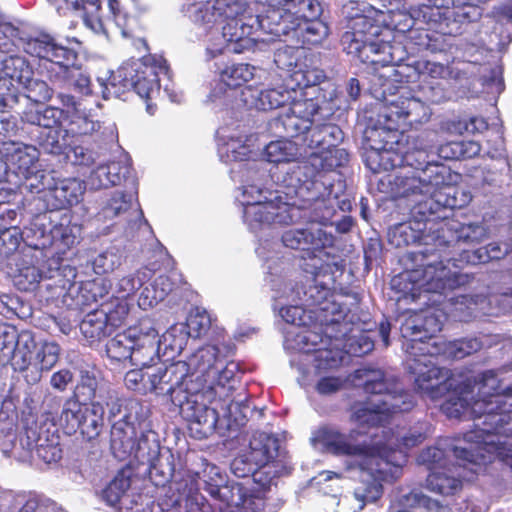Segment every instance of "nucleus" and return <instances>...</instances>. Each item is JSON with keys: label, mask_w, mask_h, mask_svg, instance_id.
Listing matches in <instances>:
<instances>
[{"label": "nucleus", "mask_w": 512, "mask_h": 512, "mask_svg": "<svg viewBox=\"0 0 512 512\" xmlns=\"http://www.w3.org/2000/svg\"><path fill=\"white\" fill-rule=\"evenodd\" d=\"M201 471H185L179 481L187 479L188 487L193 485L199 493L203 486L204 490L221 504H243L250 496H257L247 489L242 483L229 480L221 469L206 460L202 463Z\"/></svg>", "instance_id": "nucleus-18"}, {"label": "nucleus", "mask_w": 512, "mask_h": 512, "mask_svg": "<svg viewBox=\"0 0 512 512\" xmlns=\"http://www.w3.org/2000/svg\"><path fill=\"white\" fill-rule=\"evenodd\" d=\"M284 200L281 206L296 207L300 218L290 223H275L274 226H288L307 221L320 225L332 224L337 208L343 212L350 211L352 203L343 193V185L331 183L329 179H301L290 183V176H283Z\"/></svg>", "instance_id": "nucleus-7"}, {"label": "nucleus", "mask_w": 512, "mask_h": 512, "mask_svg": "<svg viewBox=\"0 0 512 512\" xmlns=\"http://www.w3.org/2000/svg\"><path fill=\"white\" fill-rule=\"evenodd\" d=\"M449 378L437 386L436 395L430 391L420 388L415 384V388L423 395L433 400L441 397L448 392L447 398L441 404L442 412L449 418L457 419H473L474 429L464 434L462 438L451 439L442 438L437 444L429 447L420 453V460L424 463L439 462L445 453V450L454 451L457 455L458 451L469 453L474 459L493 458V454L507 456L500 442H496V416L495 411L502 405L512 408V403L503 402V398H496L494 401L476 400L473 395V387L471 379L458 380L455 378L451 370Z\"/></svg>", "instance_id": "nucleus-2"}, {"label": "nucleus", "mask_w": 512, "mask_h": 512, "mask_svg": "<svg viewBox=\"0 0 512 512\" xmlns=\"http://www.w3.org/2000/svg\"><path fill=\"white\" fill-rule=\"evenodd\" d=\"M217 402L222 423V425H218V430H233L242 427L253 413L244 392L218 398Z\"/></svg>", "instance_id": "nucleus-41"}, {"label": "nucleus", "mask_w": 512, "mask_h": 512, "mask_svg": "<svg viewBox=\"0 0 512 512\" xmlns=\"http://www.w3.org/2000/svg\"><path fill=\"white\" fill-rule=\"evenodd\" d=\"M344 261L341 256L325 253V261L320 263H305L303 270L313 276L312 283L301 292L292 285L290 274L292 269L288 263L272 262L268 265L266 282L275 297L286 299L288 302L299 301L307 308L319 307L321 311H327L330 303L328 297L331 294L330 285L335 282V273H342Z\"/></svg>", "instance_id": "nucleus-8"}, {"label": "nucleus", "mask_w": 512, "mask_h": 512, "mask_svg": "<svg viewBox=\"0 0 512 512\" xmlns=\"http://www.w3.org/2000/svg\"><path fill=\"white\" fill-rule=\"evenodd\" d=\"M160 443L157 439V434L149 429L146 421L143 424L138 439L134 444L133 454L128 459L130 463L137 462L140 465L151 463L159 455H162L160 451Z\"/></svg>", "instance_id": "nucleus-55"}, {"label": "nucleus", "mask_w": 512, "mask_h": 512, "mask_svg": "<svg viewBox=\"0 0 512 512\" xmlns=\"http://www.w3.org/2000/svg\"><path fill=\"white\" fill-rule=\"evenodd\" d=\"M499 340L498 335H485L480 338H461L453 341H442L440 344H431L424 346L422 351L430 352V359L434 356L444 355L451 359H463L473 353L478 352L484 347H490Z\"/></svg>", "instance_id": "nucleus-39"}, {"label": "nucleus", "mask_w": 512, "mask_h": 512, "mask_svg": "<svg viewBox=\"0 0 512 512\" xmlns=\"http://www.w3.org/2000/svg\"><path fill=\"white\" fill-rule=\"evenodd\" d=\"M255 2L262 5L265 10L257 14V17H250L246 26L251 27L257 24V27L267 35H269V29L265 24L284 22L288 17L299 14L305 7L312 11L310 16L322 14V7L318 0H255Z\"/></svg>", "instance_id": "nucleus-27"}, {"label": "nucleus", "mask_w": 512, "mask_h": 512, "mask_svg": "<svg viewBox=\"0 0 512 512\" xmlns=\"http://www.w3.org/2000/svg\"><path fill=\"white\" fill-rule=\"evenodd\" d=\"M21 119L23 122L33 125L31 132H41L48 129H58L63 121L68 119V111L58 106L49 105L43 110L27 109L23 112Z\"/></svg>", "instance_id": "nucleus-51"}, {"label": "nucleus", "mask_w": 512, "mask_h": 512, "mask_svg": "<svg viewBox=\"0 0 512 512\" xmlns=\"http://www.w3.org/2000/svg\"><path fill=\"white\" fill-rule=\"evenodd\" d=\"M85 189V182L76 178L54 179L49 194L52 207L58 210L78 204Z\"/></svg>", "instance_id": "nucleus-47"}, {"label": "nucleus", "mask_w": 512, "mask_h": 512, "mask_svg": "<svg viewBox=\"0 0 512 512\" xmlns=\"http://www.w3.org/2000/svg\"><path fill=\"white\" fill-rule=\"evenodd\" d=\"M231 472L238 478L252 477L253 482L259 483L265 487L271 483L268 476L262 471L260 466L252 461L251 456L246 452L236 457L230 465Z\"/></svg>", "instance_id": "nucleus-61"}, {"label": "nucleus", "mask_w": 512, "mask_h": 512, "mask_svg": "<svg viewBox=\"0 0 512 512\" xmlns=\"http://www.w3.org/2000/svg\"><path fill=\"white\" fill-rule=\"evenodd\" d=\"M4 365L10 364L14 371L23 373L28 385H36L42 374L52 370L57 364L61 348L54 342H43L37 348L34 336L29 331L18 333L14 327L6 325Z\"/></svg>", "instance_id": "nucleus-10"}, {"label": "nucleus", "mask_w": 512, "mask_h": 512, "mask_svg": "<svg viewBox=\"0 0 512 512\" xmlns=\"http://www.w3.org/2000/svg\"><path fill=\"white\" fill-rule=\"evenodd\" d=\"M281 243L285 248L303 252L313 263L325 261L327 249L334 247L336 237L320 227L291 228L281 235Z\"/></svg>", "instance_id": "nucleus-23"}, {"label": "nucleus", "mask_w": 512, "mask_h": 512, "mask_svg": "<svg viewBox=\"0 0 512 512\" xmlns=\"http://www.w3.org/2000/svg\"><path fill=\"white\" fill-rule=\"evenodd\" d=\"M289 77L290 80L288 85H290V89L294 94L297 95L296 89H312V93L314 94L318 90L315 87L324 81L326 75L324 71L318 67L301 64L297 70H294V72L289 75Z\"/></svg>", "instance_id": "nucleus-60"}, {"label": "nucleus", "mask_w": 512, "mask_h": 512, "mask_svg": "<svg viewBox=\"0 0 512 512\" xmlns=\"http://www.w3.org/2000/svg\"><path fill=\"white\" fill-rule=\"evenodd\" d=\"M432 428L429 423L421 422L417 425L411 427L405 433H397L395 434L390 428L382 427L381 433L375 432L369 435V441L367 444H371L372 441H379L380 444L378 447L373 450L376 453H380L386 458H391V454L396 451H402L405 455V460L407 459V455L404 449H409L415 447L422 443L426 437L431 434Z\"/></svg>", "instance_id": "nucleus-30"}, {"label": "nucleus", "mask_w": 512, "mask_h": 512, "mask_svg": "<svg viewBox=\"0 0 512 512\" xmlns=\"http://www.w3.org/2000/svg\"><path fill=\"white\" fill-rule=\"evenodd\" d=\"M184 15L194 23L198 30L199 37L206 38L207 46L215 41V33H221L215 28L216 22L220 19L215 1L195 2L183 7Z\"/></svg>", "instance_id": "nucleus-42"}, {"label": "nucleus", "mask_w": 512, "mask_h": 512, "mask_svg": "<svg viewBox=\"0 0 512 512\" xmlns=\"http://www.w3.org/2000/svg\"><path fill=\"white\" fill-rule=\"evenodd\" d=\"M104 413V406L100 401L85 405L78 399H69L64 404L61 420L68 429L79 430L84 440L94 442L104 428Z\"/></svg>", "instance_id": "nucleus-21"}, {"label": "nucleus", "mask_w": 512, "mask_h": 512, "mask_svg": "<svg viewBox=\"0 0 512 512\" xmlns=\"http://www.w3.org/2000/svg\"><path fill=\"white\" fill-rule=\"evenodd\" d=\"M45 278L53 281V283L47 285V288L60 289L59 296H70L71 293L75 292V286L78 283L75 267L62 264L58 259L48 260Z\"/></svg>", "instance_id": "nucleus-52"}, {"label": "nucleus", "mask_w": 512, "mask_h": 512, "mask_svg": "<svg viewBox=\"0 0 512 512\" xmlns=\"http://www.w3.org/2000/svg\"><path fill=\"white\" fill-rule=\"evenodd\" d=\"M443 318L442 312L429 307L410 314L400 327L401 335L405 339L403 349L407 354L406 365L413 376L414 384L433 395H436L437 386L449 378V371L438 367L430 359V352L420 348L442 342L435 338V334L441 331Z\"/></svg>", "instance_id": "nucleus-6"}, {"label": "nucleus", "mask_w": 512, "mask_h": 512, "mask_svg": "<svg viewBox=\"0 0 512 512\" xmlns=\"http://www.w3.org/2000/svg\"><path fill=\"white\" fill-rule=\"evenodd\" d=\"M349 30L343 33L341 42L349 54L356 55L379 33V26L365 15H355L349 20Z\"/></svg>", "instance_id": "nucleus-44"}, {"label": "nucleus", "mask_w": 512, "mask_h": 512, "mask_svg": "<svg viewBox=\"0 0 512 512\" xmlns=\"http://www.w3.org/2000/svg\"><path fill=\"white\" fill-rule=\"evenodd\" d=\"M7 161L23 174L32 173L39 166L40 152L31 144L9 142L4 144Z\"/></svg>", "instance_id": "nucleus-48"}, {"label": "nucleus", "mask_w": 512, "mask_h": 512, "mask_svg": "<svg viewBox=\"0 0 512 512\" xmlns=\"http://www.w3.org/2000/svg\"><path fill=\"white\" fill-rule=\"evenodd\" d=\"M469 453L445 450L443 458L439 462L424 463L418 457L420 464L425 465L431 472L427 477V488L443 496L454 495L462 487V480H471L473 474H477L481 467L493 462V458L474 459Z\"/></svg>", "instance_id": "nucleus-16"}, {"label": "nucleus", "mask_w": 512, "mask_h": 512, "mask_svg": "<svg viewBox=\"0 0 512 512\" xmlns=\"http://www.w3.org/2000/svg\"><path fill=\"white\" fill-rule=\"evenodd\" d=\"M205 387L198 376L187 386L186 392H179L174 400L180 414L189 423L191 432L200 439L213 434L218 430V425H222L218 397Z\"/></svg>", "instance_id": "nucleus-15"}, {"label": "nucleus", "mask_w": 512, "mask_h": 512, "mask_svg": "<svg viewBox=\"0 0 512 512\" xmlns=\"http://www.w3.org/2000/svg\"><path fill=\"white\" fill-rule=\"evenodd\" d=\"M488 236L480 224H462L459 221L443 222L432 226L430 233L421 237V247L411 253L416 268L402 273L392 280V286L404 294L429 300L428 293H443L470 285L474 277L457 270L464 264H484L500 260L509 253V246L498 242L489 243L475 250L464 248L466 244L480 243Z\"/></svg>", "instance_id": "nucleus-1"}, {"label": "nucleus", "mask_w": 512, "mask_h": 512, "mask_svg": "<svg viewBox=\"0 0 512 512\" xmlns=\"http://www.w3.org/2000/svg\"><path fill=\"white\" fill-rule=\"evenodd\" d=\"M24 51L36 58L49 61L57 70L50 74V81L59 88H72L76 92L90 96L93 86L90 75L79 64L78 53L49 34H40L29 39Z\"/></svg>", "instance_id": "nucleus-11"}, {"label": "nucleus", "mask_w": 512, "mask_h": 512, "mask_svg": "<svg viewBox=\"0 0 512 512\" xmlns=\"http://www.w3.org/2000/svg\"><path fill=\"white\" fill-rule=\"evenodd\" d=\"M449 174L446 176L448 178ZM448 181V179H446ZM447 182L439 183L433 191L427 192V195L424 198L417 202L411 208V215L419 225L420 223L424 224L423 229H418V234H413V228L407 224H401L395 228L393 234L394 236H406L404 242L406 244L409 243V234H411V241L418 242L419 247H421V237L424 234L430 233V229L432 226H438L443 222L454 221L453 219H447L444 216V219L440 221H435V215L442 209H454L458 206L457 199L454 195L451 194L453 190L452 187L446 186Z\"/></svg>", "instance_id": "nucleus-17"}, {"label": "nucleus", "mask_w": 512, "mask_h": 512, "mask_svg": "<svg viewBox=\"0 0 512 512\" xmlns=\"http://www.w3.org/2000/svg\"><path fill=\"white\" fill-rule=\"evenodd\" d=\"M356 378L363 380L364 391L370 395L352 406V419L359 425H383L392 414L407 412L414 406L411 395L392 374L363 368L356 371Z\"/></svg>", "instance_id": "nucleus-9"}, {"label": "nucleus", "mask_w": 512, "mask_h": 512, "mask_svg": "<svg viewBox=\"0 0 512 512\" xmlns=\"http://www.w3.org/2000/svg\"><path fill=\"white\" fill-rule=\"evenodd\" d=\"M145 465L147 466L151 482L157 487H163V495L172 484L179 481L184 475V473L175 474V457L169 451L159 455L151 463H146Z\"/></svg>", "instance_id": "nucleus-50"}, {"label": "nucleus", "mask_w": 512, "mask_h": 512, "mask_svg": "<svg viewBox=\"0 0 512 512\" xmlns=\"http://www.w3.org/2000/svg\"><path fill=\"white\" fill-rule=\"evenodd\" d=\"M223 357L226 353L216 345H207L197 349L191 354L186 361H182L187 367V377L190 380L191 376L197 378L205 383V379H210L213 374H217L218 365L223 362Z\"/></svg>", "instance_id": "nucleus-40"}, {"label": "nucleus", "mask_w": 512, "mask_h": 512, "mask_svg": "<svg viewBox=\"0 0 512 512\" xmlns=\"http://www.w3.org/2000/svg\"><path fill=\"white\" fill-rule=\"evenodd\" d=\"M472 382L473 395H475V388L477 387L476 400L494 401L496 398H503V402L512 403V385L501 390L500 380L498 379L495 370H486L474 377ZM496 416V430L499 431L503 424H508L512 421V407L507 408L502 405L495 411Z\"/></svg>", "instance_id": "nucleus-32"}, {"label": "nucleus", "mask_w": 512, "mask_h": 512, "mask_svg": "<svg viewBox=\"0 0 512 512\" xmlns=\"http://www.w3.org/2000/svg\"><path fill=\"white\" fill-rule=\"evenodd\" d=\"M312 11L309 8L301 10L297 15L288 17L284 22L265 24L269 29V36L273 39L284 38L285 41L293 42L302 47L318 46L329 35L327 24L319 19L321 15L310 16Z\"/></svg>", "instance_id": "nucleus-19"}, {"label": "nucleus", "mask_w": 512, "mask_h": 512, "mask_svg": "<svg viewBox=\"0 0 512 512\" xmlns=\"http://www.w3.org/2000/svg\"><path fill=\"white\" fill-rule=\"evenodd\" d=\"M139 405H131L122 416L112 422L110 431V449L115 458L128 460L133 454L134 444L143 428L145 419L138 415Z\"/></svg>", "instance_id": "nucleus-26"}, {"label": "nucleus", "mask_w": 512, "mask_h": 512, "mask_svg": "<svg viewBox=\"0 0 512 512\" xmlns=\"http://www.w3.org/2000/svg\"><path fill=\"white\" fill-rule=\"evenodd\" d=\"M223 357L221 365L217 366V374H213L210 379H205V389L211 390L218 397L229 396L234 394V385L236 383L235 375L238 371V364L230 361L227 362Z\"/></svg>", "instance_id": "nucleus-54"}, {"label": "nucleus", "mask_w": 512, "mask_h": 512, "mask_svg": "<svg viewBox=\"0 0 512 512\" xmlns=\"http://www.w3.org/2000/svg\"><path fill=\"white\" fill-rule=\"evenodd\" d=\"M107 9L106 20L113 23L123 37H130L137 23L135 16L119 0H107Z\"/></svg>", "instance_id": "nucleus-62"}, {"label": "nucleus", "mask_w": 512, "mask_h": 512, "mask_svg": "<svg viewBox=\"0 0 512 512\" xmlns=\"http://www.w3.org/2000/svg\"><path fill=\"white\" fill-rule=\"evenodd\" d=\"M30 76L33 69L25 57L11 54L0 58V81L5 80L9 93L19 96L15 83L22 85Z\"/></svg>", "instance_id": "nucleus-46"}, {"label": "nucleus", "mask_w": 512, "mask_h": 512, "mask_svg": "<svg viewBox=\"0 0 512 512\" xmlns=\"http://www.w3.org/2000/svg\"><path fill=\"white\" fill-rule=\"evenodd\" d=\"M430 116L429 106L419 97L402 94L384 104L377 124L364 132L366 166L374 173L402 167L403 134L399 131L426 123Z\"/></svg>", "instance_id": "nucleus-5"}, {"label": "nucleus", "mask_w": 512, "mask_h": 512, "mask_svg": "<svg viewBox=\"0 0 512 512\" xmlns=\"http://www.w3.org/2000/svg\"><path fill=\"white\" fill-rule=\"evenodd\" d=\"M303 94L304 98H298L297 95L294 94V92L290 89V85L288 84L287 87L280 86L277 88L269 89L247 87L242 91V101L250 109L268 111L284 107L287 103H290V106H292L294 101L304 100L309 95L307 91H305ZM288 114H291V111H289L287 115ZM281 118L282 116L279 119ZM278 121L281 124V121Z\"/></svg>", "instance_id": "nucleus-36"}, {"label": "nucleus", "mask_w": 512, "mask_h": 512, "mask_svg": "<svg viewBox=\"0 0 512 512\" xmlns=\"http://www.w3.org/2000/svg\"><path fill=\"white\" fill-rule=\"evenodd\" d=\"M402 155L403 166L410 167L414 172L427 177L433 174V170L439 171L444 178V183L446 182L448 169L436 159L434 143L428 134H421L414 138L408 150L402 152Z\"/></svg>", "instance_id": "nucleus-33"}, {"label": "nucleus", "mask_w": 512, "mask_h": 512, "mask_svg": "<svg viewBox=\"0 0 512 512\" xmlns=\"http://www.w3.org/2000/svg\"><path fill=\"white\" fill-rule=\"evenodd\" d=\"M260 149H251L249 143H242L240 139L230 138L220 143L218 153L222 161L246 163L239 164L240 180L242 182L243 219L248 229L255 235L270 230L275 223H290L300 218L296 207L281 206L284 200L285 189L283 176L277 177L278 188L272 190L268 187L270 172L263 160L257 161Z\"/></svg>", "instance_id": "nucleus-3"}, {"label": "nucleus", "mask_w": 512, "mask_h": 512, "mask_svg": "<svg viewBox=\"0 0 512 512\" xmlns=\"http://www.w3.org/2000/svg\"><path fill=\"white\" fill-rule=\"evenodd\" d=\"M321 103L318 96L294 101L291 114L280 119L287 136L298 138L310 149L338 146L344 139V133L336 124L318 123L321 120Z\"/></svg>", "instance_id": "nucleus-12"}, {"label": "nucleus", "mask_w": 512, "mask_h": 512, "mask_svg": "<svg viewBox=\"0 0 512 512\" xmlns=\"http://www.w3.org/2000/svg\"><path fill=\"white\" fill-rule=\"evenodd\" d=\"M19 445L23 450V459L38 458L46 464L57 462L62 458L60 437L57 430H50L46 425L37 423L27 426L19 437Z\"/></svg>", "instance_id": "nucleus-24"}, {"label": "nucleus", "mask_w": 512, "mask_h": 512, "mask_svg": "<svg viewBox=\"0 0 512 512\" xmlns=\"http://www.w3.org/2000/svg\"><path fill=\"white\" fill-rule=\"evenodd\" d=\"M137 70L134 61L125 63L116 71L112 72L108 82L98 79L101 87L102 97L105 100L111 98H122L125 94L133 90V74Z\"/></svg>", "instance_id": "nucleus-49"}, {"label": "nucleus", "mask_w": 512, "mask_h": 512, "mask_svg": "<svg viewBox=\"0 0 512 512\" xmlns=\"http://www.w3.org/2000/svg\"><path fill=\"white\" fill-rule=\"evenodd\" d=\"M135 330H125L115 335L106 345L107 355L116 361L130 360L135 348Z\"/></svg>", "instance_id": "nucleus-63"}, {"label": "nucleus", "mask_w": 512, "mask_h": 512, "mask_svg": "<svg viewBox=\"0 0 512 512\" xmlns=\"http://www.w3.org/2000/svg\"><path fill=\"white\" fill-rule=\"evenodd\" d=\"M149 390L158 395H170L174 403L175 396L179 392H186V388L195 379L187 377V367L182 361H177L169 366L161 364L153 366L146 371Z\"/></svg>", "instance_id": "nucleus-31"}, {"label": "nucleus", "mask_w": 512, "mask_h": 512, "mask_svg": "<svg viewBox=\"0 0 512 512\" xmlns=\"http://www.w3.org/2000/svg\"><path fill=\"white\" fill-rule=\"evenodd\" d=\"M361 432L351 431L349 434L339 432L334 428L324 427L318 431L317 439L326 450L334 455L351 458L348 469L359 468L361 482L355 488L351 508L354 512L364 509L367 503L376 502L383 494V482L398 479L405 464V455L402 451L391 454V458L383 457L373 449L378 447L379 441L367 444L366 440H359L356 436Z\"/></svg>", "instance_id": "nucleus-4"}, {"label": "nucleus", "mask_w": 512, "mask_h": 512, "mask_svg": "<svg viewBox=\"0 0 512 512\" xmlns=\"http://www.w3.org/2000/svg\"><path fill=\"white\" fill-rule=\"evenodd\" d=\"M349 154L344 148L330 147L311 153L304 161L288 167L284 175L290 176V183L301 179H329L334 183L329 172L348 163Z\"/></svg>", "instance_id": "nucleus-20"}, {"label": "nucleus", "mask_w": 512, "mask_h": 512, "mask_svg": "<svg viewBox=\"0 0 512 512\" xmlns=\"http://www.w3.org/2000/svg\"><path fill=\"white\" fill-rule=\"evenodd\" d=\"M412 9L411 17L416 24L427 29L451 35L460 32V24L477 20L481 16L479 4L487 0H427Z\"/></svg>", "instance_id": "nucleus-14"}, {"label": "nucleus", "mask_w": 512, "mask_h": 512, "mask_svg": "<svg viewBox=\"0 0 512 512\" xmlns=\"http://www.w3.org/2000/svg\"><path fill=\"white\" fill-rule=\"evenodd\" d=\"M137 70L133 74V90L144 99H151L154 94L159 93L160 79L157 69L134 61Z\"/></svg>", "instance_id": "nucleus-57"}, {"label": "nucleus", "mask_w": 512, "mask_h": 512, "mask_svg": "<svg viewBox=\"0 0 512 512\" xmlns=\"http://www.w3.org/2000/svg\"><path fill=\"white\" fill-rule=\"evenodd\" d=\"M247 453L271 481L290 470L287 454L281 449L279 440L265 432L252 435Z\"/></svg>", "instance_id": "nucleus-25"}, {"label": "nucleus", "mask_w": 512, "mask_h": 512, "mask_svg": "<svg viewBox=\"0 0 512 512\" xmlns=\"http://www.w3.org/2000/svg\"><path fill=\"white\" fill-rule=\"evenodd\" d=\"M326 328L325 338L327 342L319 345L314 353V366L318 371L334 369L343 361V351L340 349L339 341H335L334 335H328Z\"/></svg>", "instance_id": "nucleus-58"}, {"label": "nucleus", "mask_w": 512, "mask_h": 512, "mask_svg": "<svg viewBox=\"0 0 512 512\" xmlns=\"http://www.w3.org/2000/svg\"><path fill=\"white\" fill-rule=\"evenodd\" d=\"M219 18H224L227 23L221 33H215V41L206 46L207 54L211 58L223 53L240 54L254 49L259 36H254L258 31L262 32L257 24L246 26L249 18L257 17L252 7L246 0H216Z\"/></svg>", "instance_id": "nucleus-13"}, {"label": "nucleus", "mask_w": 512, "mask_h": 512, "mask_svg": "<svg viewBox=\"0 0 512 512\" xmlns=\"http://www.w3.org/2000/svg\"><path fill=\"white\" fill-rule=\"evenodd\" d=\"M488 154L493 159L497 158V164L487 165L477 171L475 175L477 185H479L484 194L510 193L509 185H507V188L502 187L504 179H510L509 172L511 166L508 159L502 153L495 154L489 151Z\"/></svg>", "instance_id": "nucleus-43"}, {"label": "nucleus", "mask_w": 512, "mask_h": 512, "mask_svg": "<svg viewBox=\"0 0 512 512\" xmlns=\"http://www.w3.org/2000/svg\"><path fill=\"white\" fill-rule=\"evenodd\" d=\"M298 143L288 139L271 141L260 149V155L270 163L291 162L297 159L299 152Z\"/></svg>", "instance_id": "nucleus-59"}, {"label": "nucleus", "mask_w": 512, "mask_h": 512, "mask_svg": "<svg viewBox=\"0 0 512 512\" xmlns=\"http://www.w3.org/2000/svg\"><path fill=\"white\" fill-rule=\"evenodd\" d=\"M338 328L334 335L335 341L345 340L343 347L347 353L355 356H362L371 352L374 348V341L369 333L363 332L358 327L347 328V324H341L336 317L329 320L327 329L332 331Z\"/></svg>", "instance_id": "nucleus-45"}, {"label": "nucleus", "mask_w": 512, "mask_h": 512, "mask_svg": "<svg viewBox=\"0 0 512 512\" xmlns=\"http://www.w3.org/2000/svg\"><path fill=\"white\" fill-rule=\"evenodd\" d=\"M183 325H173L162 334V340L137 342L132 351L130 362L146 371L155 366L161 356L170 359L186 345Z\"/></svg>", "instance_id": "nucleus-22"}, {"label": "nucleus", "mask_w": 512, "mask_h": 512, "mask_svg": "<svg viewBox=\"0 0 512 512\" xmlns=\"http://www.w3.org/2000/svg\"><path fill=\"white\" fill-rule=\"evenodd\" d=\"M30 252L31 249H28V253H23L22 259H15L17 273L14 276V283L19 290L26 292L33 291L41 280L46 279V271L33 264Z\"/></svg>", "instance_id": "nucleus-56"}, {"label": "nucleus", "mask_w": 512, "mask_h": 512, "mask_svg": "<svg viewBox=\"0 0 512 512\" xmlns=\"http://www.w3.org/2000/svg\"><path fill=\"white\" fill-rule=\"evenodd\" d=\"M133 201L134 195L132 193L122 191L111 193L101 201L99 210L95 215L96 221L107 222L115 218H124L128 223L126 233L132 235L142 225H148L143 217V212L139 208L131 211Z\"/></svg>", "instance_id": "nucleus-29"}, {"label": "nucleus", "mask_w": 512, "mask_h": 512, "mask_svg": "<svg viewBox=\"0 0 512 512\" xmlns=\"http://www.w3.org/2000/svg\"><path fill=\"white\" fill-rule=\"evenodd\" d=\"M131 468H123L117 472L114 478L101 490L100 498L107 505L115 507L119 510H130L140 512L138 509L139 501L141 504L147 500L146 505L149 506L150 501L142 495H135L131 492Z\"/></svg>", "instance_id": "nucleus-35"}, {"label": "nucleus", "mask_w": 512, "mask_h": 512, "mask_svg": "<svg viewBox=\"0 0 512 512\" xmlns=\"http://www.w3.org/2000/svg\"><path fill=\"white\" fill-rule=\"evenodd\" d=\"M128 315L126 303H118L114 312L104 309L89 312L80 323V330L91 342L100 341L109 336L113 328L119 325Z\"/></svg>", "instance_id": "nucleus-37"}, {"label": "nucleus", "mask_w": 512, "mask_h": 512, "mask_svg": "<svg viewBox=\"0 0 512 512\" xmlns=\"http://www.w3.org/2000/svg\"><path fill=\"white\" fill-rule=\"evenodd\" d=\"M156 507L160 512H203L207 501L193 485L188 487L187 479H183L176 481L159 497Z\"/></svg>", "instance_id": "nucleus-34"}, {"label": "nucleus", "mask_w": 512, "mask_h": 512, "mask_svg": "<svg viewBox=\"0 0 512 512\" xmlns=\"http://www.w3.org/2000/svg\"><path fill=\"white\" fill-rule=\"evenodd\" d=\"M327 339L322 335V330L310 329L306 325L294 327L286 332L285 346L287 349L302 353H313L319 345H323Z\"/></svg>", "instance_id": "nucleus-53"}, {"label": "nucleus", "mask_w": 512, "mask_h": 512, "mask_svg": "<svg viewBox=\"0 0 512 512\" xmlns=\"http://www.w3.org/2000/svg\"><path fill=\"white\" fill-rule=\"evenodd\" d=\"M36 495L26 492H6L2 497L1 506L11 512H36L39 508Z\"/></svg>", "instance_id": "nucleus-64"}, {"label": "nucleus", "mask_w": 512, "mask_h": 512, "mask_svg": "<svg viewBox=\"0 0 512 512\" xmlns=\"http://www.w3.org/2000/svg\"><path fill=\"white\" fill-rule=\"evenodd\" d=\"M358 56L363 62L372 65L399 66L400 69L394 70L397 75L403 76L405 69L401 62L406 56V51L401 43H390L383 40L374 39L367 43L364 48L359 51Z\"/></svg>", "instance_id": "nucleus-38"}, {"label": "nucleus", "mask_w": 512, "mask_h": 512, "mask_svg": "<svg viewBox=\"0 0 512 512\" xmlns=\"http://www.w3.org/2000/svg\"><path fill=\"white\" fill-rule=\"evenodd\" d=\"M439 183H444V178L441 172L436 170L428 177L414 171H402L389 180L391 195L394 198L407 199L410 209Z\"/></svg>", "instance_id": "nucleus-28"}]
</instances>
